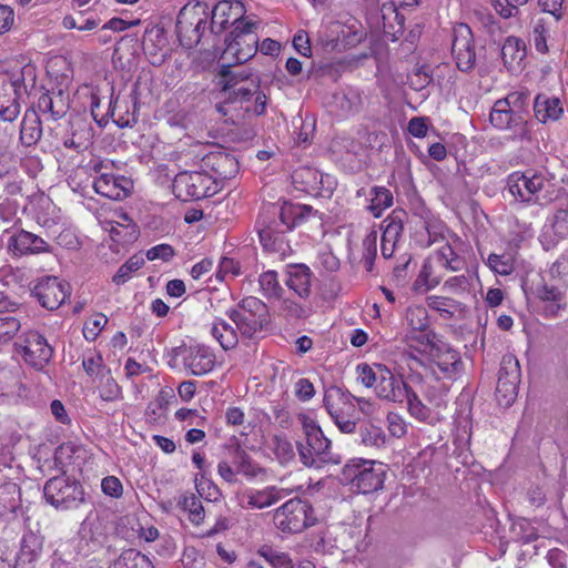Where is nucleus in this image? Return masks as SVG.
<instances>
[{
	"label": "nucleus",
	"mask_w": 568,
	"mask_h": 568,
	"mask_svg": "<svg viewBox=\"0 0 568 568\" xmlns=\"http://www.w3.org/2000/svg\"><path fill=\"white\" fill-rule=\"evenodd\" d=\"M323 214L311 205L285 202L264 205L255 223V229L263 248L277 254L281 258L288 256L293 250L286 240V233L303 222L317 217L322 221Z\"/></svg>",
	"instance_id": "1"
},
{
	"label": "nucleus",
	"mask_w": 568,
	"mask_h": 568,
	"mask_svg": "<svg viewBox=\"0 0 568 568\" xmlns=\"http://www.w3.org/2000/svg\"><path fill=\"white\" fill-rule=\"evenodd\" d=\"M305 443L297 442L296 448L305 467L321 468L324 464H337L338 458L331 452V440L324 435L316 420L305 414L298 415Z\"/></svg>",
	"instance_id": "2"
},
{
	"label": "nucleus",
	"mask_w": 568,
	"mask_h": 568,
	"mask_svg": "<svg viewBox=\"0 0 568 568\" xmlns=\"http://www.w3.org/2000/svg\"><path fill=\"white\" fill-rule=\"evenodd\" d=\"M210 8L205 2H187L179 12L176 19V34L182 47L192 49L204 37Z\"/></svg>",
	"instance_id": "3"
},
{
	"label": "nucleus",
	"mask_w": 568,
	"mask_h": 568,
	"mask_svg": "<svg viewBox=\"0 0 568 568\" xmlns=\"http://www.w3.org/2000/svg\"><path fill=\"white\" fill-rule=\"evenodd\" d=\"M384 467L382 463L372 459H352L344 465L341 481L351 485L359 494H371L383 486Z\"/></svg>",
	"instance_id": "4"
},
{
	"label": "nucleus",
	"mask_w": 568,
	"mask_h": 568,
	"mask_svg": "<svg viewBox=\"0 0 568 568\" xmlns=\"http://www.w3.org/2000/svg\"><path fill=\"white\" fill-rule=\"evenodd\" d=\"M313 506L298 497L285 501L275 509L273 521L275 527L285 534H298L316 523Z\"/></svg>",
	"instance_id": "5"
},
{
	"label": "nucleus",
	"mask_w": 568,
	"mask_h": 568,
	"mask_svg": "<svg viewBox=\"0 0 568 568\" xmlns=\"http://www.w3.org/2000/svg\"><path fill=\"white\" fill-rule=\"evenodd\" d=\"M229 316L243 337L254 338L267 323L268 308L260 298L247 296L229 312Z\"/></svg>",
	"instance_id": "6"
},
{
	"label": "nucleus",
	"mask_w": 568,
	"mask_h": 568,
	"mask_svg": "<svg viewBox=\"0 0 568 568\" xmlns=\"http://www.w3.org/2000/svg\"><path fill=\"white\" fill-rule=\"evenodd\" d=\"M525 294L531 295L541 303L540 315L545 318H557L567 311V288L564 285L550 283L546 277L540 276L538 282H532L529 286L524 284Z\"/></svg>",
	"instance_id": "7"
},
{
	"label": "nucleus",
	"mask_w": 568,
	"mask_h": 568,
	"mask_svg": "<svg viewBox=\"0 0 568 568\" xmlns=\"http://www.w3.org/2000/svg\"><path fill=\"white\" fill-rule=\"evenodd\" d=\"M43 494L47 503L61 510L78 508L84 503L82 485L64 476L50 478L43 487Z\"/></svg>",
	"instance_id": "8"
},
{
	"label": "nucleus",
	"mask_w": 568,
	"mask_h": 568,
	"mask_svg": "<svg viewBox=\"0 0 568 568\" xmlns=\"http://www.w3.org/2000/svg\"><path fill=\"white\" fill-rule=\"evenodd\" d=\"M173 191L182 201L201 200L214 195L217 192V184L213 176L200 171H182L173 180Z\"/></svg>",
	"instance_id": "9"
},
{
	"label": "nucleus",
	"mask_w": 568,
	"mask_h": 568,
	"mask_svg": "<svg viewBox=\"0 0 568 568\" xmlns=\"http://www.w3.org/2000/svg\"><path fill=\"white\" fill-rule=\"evenodd\" d=\"M256 21L239 22L225 39L224 57L231 55L241 64L253 58L257 51Z\"/></svg>",
	"instance_id": "10"
},
{
	"label": "nucleus",
	"mask_w": 568,
	"mask_h": 568,
	"mask_svg": "<svg viewBox=\"0 0 568 568\" xmlns=\"http://www.w3.org/2000/svg\"><path fill=\"white\" fill-rule=\"evenodd\" d=\"M437 265L433 263L430 258L424 262V265L416 280V284L425 285L427 290L436 287L443 275L437 272V267L445 268L447 271L457 272L465 267V260L455 253L449 244L443 245L435 255Z\"/></svg>",
	"instance_id": "11"
},
{
	"label": "nucleus",
	"mask_w": 568,
	"mask_h": 568,
	"mask_svg": "<svg viewBox=\"0 0 568 568\" xmlns=\"http://www.w3.org/2000/svg\"><path fill=\"white\" fill-rule=\"evenodd\" d=\"M489 121L494 128L509 132L513 139L524 140L528 136V121L523 112L510 109L506 102L497 100L490 111Z\"/></svg>",
	"instance_id": "12"
},
{
	"label": "nucleus",
	"mask_w": 568,
	"mask_h": 568,
	"mask_svg": "<svg viewBox=\"0 0 568 568\" xmlns=\"http://www.w3.org/2000/svg\"><path fill=\"white\" fill-rule=\"evenodd\" d=\"M519 383L520 366L518 359L511 354L504 355L496 385V397L499 405L508 407L515 402Z\"/></svg>",
	"instance_id": "13"
},
{
	"label": "nucleus",
	"mask_w": 568,
	"mask_h": 568,
	"mask_svg": "<svg viewBox=\"0 0 568 568\" xmlns=\"http://www.w3.org/2000/svg\"><path fill=\"white\" fill-rule=\"evenodd\" d=\"M26 91L22 74L0 77V118L12 122L20 113V98Z\"/></svg>",
	"instance_id": "14"
},
{
	"label": "nucleus",
	"mask_w": 568,
	"mask_h": 568,
	"mask_svg": "<svg viewBox=\"0 0 568 568\" xmlns=\"http://www.w3.org/2000/svg\"><path fill=\"white\" fill-rule=\"evenodd\" d=\"M42 307L53 311L59 308L70 296V285L55 276L41 278L31 291Z\"/></svg>",
	"instance_id": "15"
},
{
	"label": "nucleus",
	"mask_w": 568,
	"mask_h": 568,
	"mask_svg": "<svg viewBox=\"0 0 568 568\" xmlns=\"http://www.w3.org/2000/svg\"><path fill=\"white\" fill-rule=\"evenodd\" d=\"M452 53L460 71L469 72L474 69L476 53L473 32L466 23H458L453 29Z\"/></svg>",
	"instance_id": "16"
},
{
	"label": "nucleus",
	"mask_w": 568,
	"mask_h": 568,
	"mask_svg": "<svg viewBox=\"0 0 568 568\" xmlns=\"http://www.w3.org/2000/svg\"><path fill=\"white\" fill-rule=\"evenodd\" d=\"M245 8L239 0H223L217 2L210 10V31L213 34H220L229 27H236L239 22H247L244 19Z\"/></svg>",
	"instance_id": "17"
},
{
	"label": "nucleus",
	"mask_w": 568,
	"mask_h": 568,
	"mask_svg": "<svg viewBox=\"0 0 568 568\" xmlns=\"http://www.w3.org/2000/svg\"><path fill=\"white\" fill-rule=\"evenodd\" d=\"M565 192L564 187L555 183L554 174L536 170V176L531 181L529 205L548 206L561 199Z\"/></svg>",
	"instance_id": "18"
},
{
	"label": "nucleus",
	"mask_w": 568,
	"mask_h": 568,
	"mask_svg": "<svg viewBox=\"0 0 568 568\" xmlns=\"http://www.w3.org/2000/svg\"><path fill=\"white\" fill-rule=\"evenodd\" d=\"M26 363L37 369H42L52 357L53 349L47 339L37 331L24 334L23 343L19 344Z\"/></svg>",
	"instance_id": "19"
},
{
	"label": "nucleus",
	"mask_w": 568,
	"mask_h": 568,
	"mask_svg": "<svg viewBox=\"0 0 568 568\" xmlns=\"http://www.w3.org/2000/svg\"><path fill=\"white\" fill-rule=\"evenodd\" d=\"M179 355L182 357L184 368L194 376L205 375L215 366V355L205 345L194 344L180 347Z\"/></svg>",
	"instance_id": "20"
},
{
	"label": "nucleus",
	"mask_w": 568,
	"mask_h": 568,
	"mask_svg": "<svg viewBox=\"0 0 568 568\" xmlns=\"http://www.w3.org/2000/svg\"><path fill=\"white\" fill-rule=\"evenodd\" d=\"M200 168L217 180H230L239 172V161L234 155L225 151L210 152L201 159Z\"/></svg>",
	"instance_id": "21"
},
{
	"label": "nucleus",
	"mask_w": 568,
	"mask_h": 568,
	"mask_svg": "<svg viewBox=\"0 0 568 568\" xmlns=\"http://www.w3.org/2000/svg\"><path fill=\"white\" fill-rule=\"evenodd\" d=\"M430 362L436 365L443 378L456 379L463 373L464 364L459 353L445 343L432 346L428 354Z\"/></svg>",
	"instance_id": "22"
},
{
	"label": "nucleus",
	"mask_w": 568,
	"mask_h": 568,
	"mask_svg": "<svg viewBox=\"0 0 568 568\" xmlns=\"http://www.w3.org/2000/svg\"><path fill=\"white\" fill-rule=\"evenodd\" d=\"M291 493L290 489L274 485L266 486L263 489H248L243 494L241 506L243 508L264 509L283 500Z\"/></svg>",
	"instance_id": "23"
},
{
	"label": "nucleus",
	"mask_w": 568,
	"mask_h": 568,
	"mask_svg": "<svg viewBox=\"0 0 568 568\" xmlns=\"http://www.w3.org/2000/svg\"><path fill=\"white\" fill-rule=\"evenodd\" d=\"M132 187V181L124 175L101 173L93 182V189L98 194L115 201L129 196Z\"/></svg>",
	"instance_id": "24"
},
{
	"label": "nucleus",
	"mask_w": 568,
	"mask_h": 568,
	"mask_svg": "<svg viewBox=\"0 0 568 568\" xmlns=\"http://www.w3.org/2000/svg\"><path fill=\"white\" fill-rule=\"evenodd\" d=\"M379 381L375 392L382 399L393 403H403L409 386L398 376H395L386 366L381 369Z\"/></svg>",
	"instance_id": "25"
},
{
	"label": "nucleus",
	"mask_w": 568,
	"mask_h": 568,
	"mask_svg": "<svg viewBox=\"0 0 568 568\" xmlns=\"http://www.w3.org/2000/svg\"><path fill=\"white\" fill-rule=\"evenodd\" d=\"M8 248L16 256L50 252V245L42 237L24 230L10 236Z\"/></svg>",
	"instance_id": "26"
},
{
	"label": "nucleus",
	"mask_w": 568,
	"mask_h": 568,
	"mask_svg": "<svg viewBox=\"0 0 568 568\" xmlns=\"http://www.w3.org/2000/svg\"><path fill=\"white\" fill-rule=\"evenodd\" d=\"M285 275V284L291 291L303 300L310 297L314 274L306 264L286 265Z\"/></svg>",
	"instance_id": "27"
},
{
	"label": "nucleus",
	"mask_w": 568,
	"mask_h": 568,
	"mask_svg": "<svg viewBox=\"0 0 568 568\" xmlns=\"http://www.w3.org/2000/svg\"><path fill=\"white\" fill-rule=\"evenodd\" d=\"M536 176V170L515 171L506 179V189L516 202L529 205L531 195V181Z\"/></svg>",
	"instance_id": "28"
},
{
	"label": "nucleus",
	"mask_w": 568,
	"mask_h": 568,
	"mask_svg": "<svg viewBox=\"0 0 568 568\" xmlns=\"http://www.w3.org/2000/svg\"><path fill=\"white\" fill-rule=\"evenodd\" d=\"M501 59L508 71H518L523 68L526 57V45L516 37H508L501 47Z\"/></svg>",
	"instance_id": "29"
},
{
	"label": "nucleus",
	"mask_w": 568,
	"mask_h": 568,
	"mask_svg": "<svg viewBox=\"0 0 568 568\" xmlns=\"http://www.w3.org/2000/svg\"><path fill=\"white\" fill-rule=\"evenodd\" d=\"M42 550V539L33 531L23 534L20 551L17 557L18 565L23 568H32L33 564L40 557Z\"/></svg>",
	"instance_id": "30"
},
{
	"label": "nucleus",
	"mask_w": 568,
	"mask_h": 568,
	"mask_svg": "<svg viewBox=\"0 0 568 568\" xmlns=\"http://www.w3.org/2000/svg\"><path fill=\"white\" fill-rule=\"evenodd\" d=\"M324 406L333 419L343 417L344 413H349L353 405L349 394L344 393L339 387L333 386L325 390Z\"/></svg>",
	"instance_id": "31"
},
{
	"label": "nucleus",
	"mask_w": 568,
	"mask_h": 568,
	"mask_svg": "<svg viewBox=\"0 0 568 568\" xmlns=\"http://www.w3.org/2000/svg\"><path fill=\"white\" fill-rule=\"evenodd\" d=\"M42 136V125L34 110H27L21 122L20 141L26 146L36 145Z\"/></svg>",
	"instance_id": "32"
},
{
	"label": "nucleus",
	"mask_w": 568,
	"mask_h": 568,
	"mask_svg": "<svg viewBox=\"0 0 568 568\" xmlns=\"http://www.w3.org/2000/svg\"><path fill=\"white\" fill-rule=\"evenodd\" d=\"M535 116L538 121L546 123L549 120H557L562 113L560 100L546 94H538L534 103Z\"/></svg>",
	"instance_id": "33"
},
{
	"label": "nucleus",
	"mask_w": 568,
	"mask_h": 568,
	"mask_svg": "<svg viewBox=\"0 0 568 568\" xmlns=\"http://www.w3.org/2000/svg\"><path fill=\"white\" fill-rule=\"evenodd\" d=\"M557 207L549 219L554 235L559 240L568 239V192L557 200Z\"/></svg>",
	"instance_id": "34"
},
{
	"label": "nucleus",
	"mask_w": 568,
	"mask_h": 568,
	"mask_svg": "<svg viewBox=\"0 0 568 568\" xmlns=\"http://www.w3.org/2000/svg\"><path fill=\"white\" fill-rule=\"evenodd\" d=\"M406 213L403 210H395L383 221V234L381 242L397 243L404 230V217Z\"/></svg>",
	"instance_id": "35"
},
{
	"label": "nucleus",
	"mask_w": 568,
	"mask_h": 568,
	"mask_svg": "<svg viewBox=\"0 0 568 568\" xmlns=\"http://www.w3.org/2000/svg\"><path fill=\"white\" fill-rule=\"evenodd\" d=\"M268 446L281 465H287L294 460L295 450L293 444L284 434L273 435Z\"/></svg>",
	"instance_id": "36"
},
{
	"label": "nucleus",
	"mask_w": 568,
	"mask_h": 568,
	"mask_svg": "<svg viewBox=\"0 0 568 568\" xmlns=\"http://www.w3.org/2000/svg\"><path fill=\"white\" fill-rule=\"evenodd\" d=\"M20 506V487L6 480L0 485V515L13 513Z\"/></svg>",
	"instance_id": "37"
},
{
	"label": "nucleus",
	"mask_w": 568,
	"mask_h": 568,
	"mask_svg": "<svg viewBox=\"0 0 568 568\" xmlns=\"http://www.w3.org/2000/svg\"><path fill=\"white\" fill-rule=\"evenodd\" d=\"M211 334L225 351L233 349L239 343L236 329L223 320L213 323Z\"/></svg>",
	"instance_id": "38"
},
{
	"label": "nucleus",
	"mask_w": 568,
	"mask_h": 568,
	"mask_svg": "<svg viewBox=\"0 0 568 568\" xmlns=\"http://www.w3.org/2000/svg\"><path fill=\"white\" fill-rule=\"evenodd\" d=\"M369 195L372 197L368 210L375 217H379L386 209L393 205V193L385 186L372 187Z\"/></svg>",
	"instance_id": "39"
},
{
	"label": "nucleus",
	"mask_w": 568,
	"mask_h": 568,
	"mask_svg": "<svg viewBox=\"0 0 568 568\" xmlns=\"http://www.w3.org/2000/svg\"><path fill=\"white\" fill-rule=\"evenodd\" d=\"M54 99L49 93H43L38 100V109L42 113H50L52 119L57 120L65 114L62 91H59Z\"/></svg>",
	"instance_id": "40"
},
{
	"label": "nucleus",
	"mask_w": 568,
	"mask_h": 568,
	"mask_svg": "<svg viewBox=\"0 0 568 568\" xmlns=\"http://www.w3.org/2000/svg\"><path fill=\"white\" fill-rule=\"evenodd\" d=\"M118 568H154L152 561L144 554L135 549L124 550L115 561Z\"/></svg>",
	"instance_id": "41"
},
{
	"label": "nucleus",
	"mask_w": 568,
	"mask_h": 568,
	"mask_svg": "<svg viewBox=\"0 0 568 568\" xmlns=\"http://www.w3.org/2000/svg\"><path fill=\"white\" fill-rule=\"evenodd\" d=\"M260 290L265 298H281L283 295V287L277 280L275 271H266L258 277Z\"/></svg>",
	"instance_id": "42"
},
{
	"label": "nucleus",
	"mask_w": 568,
	"mask_h": 568,
	"mask_svg": "<svg viewBox=\"0 0 568 568\" xmlns=\"http://www.w3.org/2000/svg\"><path fill=\"white\" fill-rule=\"evenodd\" d=\"M361 442L365 446L379 448L386 443L384 430L372 423H364L359 427Z\"/></svg>",
	"instance_id": "43"
},
{
	"label": "nucleus",
	"mask_w": 568,
	"mask_h": 568,
	"mask_svg": "<svg viewBox=\"0 0 568 568\" xmlns=\"http://www.w3.org/2000/svg\"><path fill=\"white\" fill-rule=\"evenodd\" d=\"M145 261L142 255L135 254L131 256L123 265L119 267L116 273L112 277V282L115 285H122L131 278V274L140 270L144 265Z\"/></svg>",
	"instance_id": "44"
},
{
	"label": "nucleus",
	"mask_w": 568,
	"mask_h": 568,
	"mask_svg": "<svg viewBox=\"0 0 568 568\" xmlns=\"http://www.w3.org/2000/svg\"><path fill=\"white\" fill-rule=\"evenodd\" d=\"M179 504L189 513V519L194 525H201L203 523L205 511L199 497L194 494L185 495Z\"/></svg>",
	"instance_id": "45"
},
{
	"label": "nucleus",
	"mask_w": 568,
	"mask_h": 568,
	"mask_svg": "<svg viewBox=\"0 0 568 568\" xmlns=\"http://www.w3.org/2000/svg\"><path fill=\"white\" fill-rule=\"evenodd\" d=\"M273 568H294L292 559L286 552L277 551L271 546L264 545L257 550Z\"/></svg>",
	"instance_id": "46"
},
{
	"label": "nucleus",
	"mask_w": 568,
	"mask_h": 568,
	"mask_svg": "<svg viewBox=\"0 0 568 568\" xmlns=\"http://www.w3.org/2000/svg\"><path fill=\"white\" fill-rule=\"evenodd\" d=\"M407 400V409L414 418L420 422H427L430 418V409L423 404L418 395L409 387L405 397Z\"/></svg>",
	"instance_id": "47"
},
{
	"label": "nucleus",
	"mask_w": 568,
	"mask_h": 568,
	"mask_svg": "<svg viewBox=\"0 0 568 568\" xmlns=\"http://www.w3.org/2000/svg\"><path fill=\"white\" fill-rule=\"evenodd\" d=\"M488 267L496 274L509 275L514 271V258L510 254H489L487 258Z\"/></svg>",
	"instance_id": "48"
},
{
	"label": "nucleus",
	"mask_w": 568,
	"mask_h": 568,
	"mask_svg": "<svg viewBox=\"0 0 568 568\" xmlns=\"http://www.w3.org/2000/svg\"><path fill=\"white\" fill-rule=\"evenodd\" d=\"M377 256V232L371 231L363 240L362 262L367 272L373 271L374 261Z\"/></svg>",
	"instance_id": "49"
},
{
	"label": "nucleus",
	"mask_w": 568,
	"mask_h": 568,
	"mask_svg": "<svg viewBox=\"0 0 568 568\" xmlns=\"http://www.w3.org/2000/svg\"><path fill=\"white\" fill-rule=\"evenodd\" d=\"M21 327V322L11 313L0 315V343L11 341Z\"/></svg>",
	"instance_id": "50"
},
{
	"label": "nucleus",
	"mask_w": 568,
	"mask_h": 568,
	"mask_svg": "<svg viewBox=\"0 0 568 568\" xmlns=\"http://www.w3.org/2000/svg\"><path fill=\"white\" fill-rule=\"evenodd\" d=\"M385 366L382 364L375 365V367L369 366L366 363L358 364L356 367L357 371V379L366 387H376V384L379 381L381 369H384Z\"/></svg>",
	"instance_id": "51"
},
{
	"label": "nucleus",
	"mask_w": 568,
	"mask_h": 568,
	"mask_svg": "<svg viewBox=\"0 0 568 568\" xmlns=\"http://www.w3.org/2000/svg\"><path fill=\"white\" fill-rule=\"evenodd\" d=\"M406 318L413 332L426 331L429 326L427 311L422 306L408 308Z\"/></svg>",
	"instance_id": "52"
},
{
	"label": "nucleus",
	"mask_w": 568,
	"mask_h": 568,
	"mask_svg": "<svg viewBox=\"0 0 568 568\" xmlns=\"http://www.w3.org/2000/svg\"><path fill=\"white\" fill-rule=\"evenodd\" d=\"M241 274V264L231 257H222L216 271V278L221 281L233 280Z\"/></svg>",
	"instance_id": "53"
},
{
	"label": "nucleus",
	"mask_w": 568,
	"mask_h": 568,
	"mask_svg": "<svg viewBox=\"0 0 568 568\" xmlns=\"http://www.w3.org/2000/svg\"><path fill=\"white\" fill-rule=\"evenodd\" d=\"M504 4L500 0H496V12L500 18L507 20L511 18H519L520 7L526 4L528 0H505Z\"/></svg>",
	"instance_id": "54"
},
{
	"label": "nucleus",
	"mask_w": 568,
	"mask_h": 568,
	"mask_svg": "<svg viewBox=\"0 0 568 568\" xmlns=\"http://www.w3.org/2000/svg\"><path fill=\"white\" fill-rule=\"evenodd\" d=\"M550 283H556L557 285H564L565 288H568V262L557 260L554 262L548 272Z\"/></svg>",
	"instance_id": "55"
},
{
	"label": "nucleus",
	"mask_w": 568,
	"mask_h": 568,
	"mask_svg": "<svg viewBox=\"0 0 568 568\" xmlns=\"http://www.w3.org/2000/svg\"><path fill=\"white\" fill-rule=\"evenodd\" d=\"M110 371H108V374ZM99 394L101 399L105 402H114L122 397L121 387L118 385L114 378L106 376L105 381L99 386Z\"/></svg>",
	"instance_id": "56"
},
{
	"label": "nucleus",
	"mask_w": 568,
	"mask_h": 568,
	"mask_svg": "<svg viewBox=\"0 0 568 568\" xmlns=\"http://www.w3.org/2000/svg\"><path fill=\"white\" fill-rule=\"evenodd\" d=\"M108 324V317L104 314H97L91 321H88L83 327V335L87 341L97 339L101 331Z\"/></svg>",
	"instance_id": "57"
},
{
	"label": "nucleus",
	"mask_w": 568,
	"mask_h": 568,
	"mask_svg": "<svg viewBox=\"0 0 568 568\" xmlns=\"http://www.w3.org/2000/svg\"><path fill=\"white\" fill-rule=\"evenodd\" d=\"M435 337V334L427 328L426 331L413 332L408 339L412 343L416 342L420 352L429 354L432 346H437L440 343L436 342Z\"/></svg>",
	"instance_id": "58"
},
{
	"label": "nucleus",
	"mask_w": 568,
	"mask_h": 568,
	"mask_svg": "<svg viewBox=\"0 0 568 568\" xmlns=\"http://www.w3.org/2000/svg\"><path fill=\"white\" fill-rule=\"evenodd\" d=\"M513 531L523 544L531 542L537 538L536 529L526 519H520L515 523Z\"/></svg>",
	"instance_id": "59"
},
{
	"label": "nucleus",
	"mask_w": 568,
	"mask_h": 568,
	"mask_svg": "<svg viewBox=\"0 0 568 568\" xmlns=\"http://www.w3.org/2000/svg\"><path fill=\"white\" fill-rule=\"evenodd\" d=\"M221 83L223 85V91H231L234 87L237 85L239 81H243L248 79V73H233L230 69V65H223L221 72Z\"/></svg>",
	"instance_id": "60"
},
{
	"label": "nucleus",
	"mask_w": 568,
	"mask_h": 568,
	"mask_svg": "<svg viewBox=\"0 0 568 568\" xmlns=\"http://www.w3.org/2000/svg\"><path fill=\"white\" fill-rule=\"evenodd\" d=\"M195 486L199 495L205 497L206 500H216L220 497V490L216 485L211 480L202 477L201 479L195 478Z\"/></svg>",
	"instance_id": "61"
},
{
	"label": "nucleus",
	"mask_w": 568,
	"mask_h": 568,
	"mask_svg": "<svg viewBox=\"0 0 568 568\" xmlns=\"http://www.w3.org/2000/svg\"><path fill=\"white\" fill-rule=\"evenodd\" d=\"M175 254L174 248L170 244H159L146 251V258L149 261L161 260L169 262Z\"/></svg>",
	"instance_id": "62"
},
{
	"label": "nucleus",
	"mask_w": 568,
	"mask_h": 568,
	"mask_svg": "<svg viewBox=\"0 0 568 568\" xmlns=\"http://www.w3.org/2000/svg\"><path fill=\"white\" fill-rule=\"evenodd\" d=\"M387 424L389 433L397 438L403 437L407 432V425L404 418L397 413L387 415Z\"/></svg>",
	"instance_id": "63"
},
{
	"label": "nucleus",
	"mask_w": 568,
	"mask_h": 568,
	"mask_svg": "<svg viewBox=\"0 0 568 568\" xmlns=\"http://www.w3.org/2000/svg\"><path fill=\"white\" fill-rule=\"evenodd\" d=\"M101 488L105 495L114 498H119L123 493V486L120 479L116 478L115 476H108L103 478L101 483Z\"/></svg>",
	"instance_id": "64"
}]
</instances>
